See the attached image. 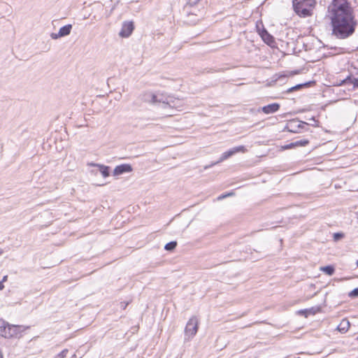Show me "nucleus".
Instances as JSON below:
<instances>
[{"mask_svg": "<svg viewBox=\"0 0 358 358\" xmlns=\"http://www.w3.org/2000/svg\"><path fill=\"white\" fill-rule=\"evenodd\" d=\"M326 17L331 22V35L336 38L345 39L355 33L357 22L348 0H331Z\"/></svg>", "mask_w": 358, "mask_h": 358, "instance_id": "f257e3e1", "label": "nucleus"}, {"mask_svg": "<svg viewBox=\"0 0 358 358\" xmlns=\"http://www.w3.org/2000/svg\"><path fill=\"white\" fill-rule=\"evenodd\" d=\"M316 4V0H292L293 10L300 17L312 16Z\"/></svg>", "mask_w": 358, "mask_h": 358, "instance_id": "f03ea898", "label": "nucleus"}, {"mask_svg": "<svg viewBox=\"0 0 358 358\" xmlns=\"http://www.w3.org/2000/svg\"><path fill=\"white\" fill-rule=\"evenodd\" d=\"M245 150V148L244 145H239V146L232 148L229 149V150L222 153V155H221V157L217 162H213L209 165L205 166L204 169L206 170L209 168L213 167V166L227 159L228 158L231 157V156H233L234 155H235L236 153H237L238 152H244Z\"/></svg>", "mask_w": 358, "mask_h": 358, "instance_id": "7ed1b4c3", "label": "nucleus"}, {"mask_svg": "<svg viewBox=\"0 0 358 358\" xmlns=\"http://www.w3.org/2000/svg\"><path fill=\"white\" fill-rule=\"evenodd\" d=\"M256 29L262 40L268 45L272 46L275 43L273 37L264 27L262 22H256Z\"/></svg>", "mask_w": 358, "mask_h": 358, "instance_id": "20e7f679", "label": "nucleus"}, {"mask_svg": "<svg viewBox=\"0 0 358 358\" xmlns=\"http://www.w3.org/2000/svg\"><path fill=\"white\" fill-rule=\"evenodd\" d=\"M308 125V124L305 122L293 119L287 123L285 129L291 133H300L301 129Z\"/></svg>", "mask_w": 358, "mask_h": 358, "instance_id": "39448f33", "label": "nucleus"}, {"mask_svg": "<svg viewBox=\"0 0 358 358\" xmlns=\"http://www.w3.org/2000/svg\"><path fill=\"white\" fill-rule=\"evenodd\" d=\"M198 331V320L196 317H191L187 322L185 329V334L188 338H192L196 335Z\"/></svg>", "mask_w": 358, "mask_h": 358, "instance_id": "423d86ee", "label": "nucleus"}, {"mask_svg": "<svg viewBox=\"0 0 358 358\" xmlns=\"http://www.w3.org/2000/svg\"><path fill=\"white\" fill-rule=\"evenodd\" d=\"M143 99L147 101H150L152 103H159L160 107L163 109L170 108L169 105L168 99H164L162 97L159 98L157 95L151 93H146L143 96Z\"/></svg>", "mask_w": 358, "mask_h": 358, "instance_id": "0eeeda50", "label": "nucleus"}, {"mask_svg": "<svg viewBox=\"0 0 358 358\" xmlns=\"http://www.w3.org/2000/svg\"><path fill=\"white\" fill-rule=\"evenodd\" d=\"M279 108H280V104H278L277 103H273L268 104L267 106H265L262 108H259L257 110V113L264 112L266 114H271V113H273L278 111L279 110ZM255 112H256V110L250 109V116L252 117V116L255 115Z\"/></svg>", "mask_w": 358, "mask_h": 358, "instance_id": "6e6552de", "label": "nucleus"}, {"mask_svg": "<svg viewBox=\"0 0 358 358\" xmlns=\"http://www.w3.org/2000/svg\"><path fill=\"white\" fill-rule=\"evenodd\" d=\"M26 328L22 325L9 324L6 338H20Z\"/></svg>", "mask_w": 358, "mask_h": 358, "instance_id": "1a4fd4ad", "label": "nucleus"}, {"mask_svg": "<svg viewBox=\"0 0 358 358\" xmlns=\"http://www.w3.org/2000/svg\"><path fill=\"white\" fill-rule=\"evenodd\" d=\"M134 30V24L132 21L124 22L119 36L122 38L129 37Z\"/></svg>", "mask_w": 358, "mask_h": 358, "instance_id": "9d476101", "label": "nucleus"}, {"mask_svg": "<svg viewBox=\"0 0 358 358\" xmlns=\"http://www.w3.org/2000/svg\"><path fill=\"white\" fill-rule=\"evenodd\" d=\"M71 29L72 25L71 24L64 25L59 29L58 33H52L50 37L56 40L59 38L66 36L71 34Z\"/></svg>", "mask_w": 358, "mask_h": 358, "instance_id": "9b49d317", "label": "nucleus"}, {"mask_svg": "<svg viewBox=\"0 0 358 358\" xmlns=\"http://www.w3.org/2000/svg\"><path fill=\"white\" fill-rule=\"evenodd\" d=\"M133 171V168L129 164H122L116 166L113 170V174L115 176H120L124 173H130Z\"/></svg>", "mask_w": 358, "mask_h": 358, "instance_id": "f8f14e48", "label": "nucleus"}, {"mask_svg": "<svg viewBox=\"0 0 358 358\" xmlns=\"http://www.w3.org/2000/svg\"><path fill=\"white\" fill-rule=\"evenodd\" d=\"M200 0H187V3L183 8V11L187 14L188 17L192 16L196 17V15L192 12L190 10L192 8L197 5Z\"/></svg>", "mask_w": 358, "mask_h": 358, "instance_id": "ddd939ff", "label": "nucleus"}, {"mask_svg": "<svg viewBox=\"0 0 358 358\" xmlns=\"http://www.w3.org/2000/svg\"><path fill=\"white\" fill-rule=\"evenodd\" d=\"M89 166H96L99 168V171L103 177L106 178L110 176V168L108 166H105L103 164H96V163H89Z\"/></svg>", "mask_w": 358, "mask_h": 358, "instance_id": "4468645a", "label": "nucleus"}, {"mask_svg": "<svg viewBox=\"0 0 358 358\" xmlns=\"http://www.w3.org/2000/svg\"><path fill=\"white\" fill-rule=\"evenodd\" d=\"M9 323L0 319V336L6 338Z\"/></svg>", "mask_w": 358, "mask_h": 358, "instance_id": "2eb2a0df", "label": "nucleus"}, {"mask_svg": "<svg viewBox=\"0 0 358 358\" xmlns=\"http://www.w3.org/2000/svg\"><path fill=\"white\" fill-rule=\"evenodd\" d=\"M350 326V322L347 319H343L337 327V329L341 333H345L349 329Z\"/></svg>", "mask_w": 358, "mask_h": 358, "instance_id": "dca6fc26", "label": "nucleus"}, {"mask_svg": "<svg viewBox=\"0 0 358 358\" xmlns=\"http://www.w3.org/2000/svg\"><path fill=\"white\" fill-rule=\"evenodd\" d=\"M348 83L352 84L354 87H358V78H352L351 76H348L345 79L343 80L339 85H341Z\"/></svg>", "mask_w": 358, "mask_h": 358, "instance_id": "f3484780", "label": "nucleus"}, {"mask_svg": "<svg viewBox=\"0 0 358 358\" xmlns=\"http://www.w3.org/2000/svg\"><path fill=\"white\" fill-rule=\"evenodd\" d=\"M308 143H309V141L308 140L303 139V140L296 141L294 143H292L289 145H288L286 148H291L296 147V146H305L307 144H308Z\"/></svg>", "mask_w": 358, "mask_h": 358, "instance_id": "a211bd4d", "label": "nucleus"}, {"mask_svg": "<svg viewBox=\"0 0 358 358\" xmlns=\"http://www.w3.org/2000/svg\"><path fill=\"white\" fill-rule=\"evenodd\" d=\"M166 99H168L169 101L166 104L169 105L170 108H176L180 106V105L178 104V102H180V99H173L172 97H167Z\"/></svg>", "mask_w": 358, "mask_h": 358, "instance_id": "6ab92c4d", "label": "nucleus"}, {"mask_svg": "<svg viewBox=\"0 0 358 358\" xmlns=\"http://www.w3.org/2000/svg\"><path fill=\"white\" fill-rule=\"evenodd\" d=\"M320 269H321V271L324 272L328 275H332L335 271L334 267L333 266H323V267H321Z\"/></svg>", "mask_w": 358, "mask_h": 358, "instance_id": "aec40b11", "label": "nucleus"}, {"mask_svg": "<svg viewBox=\"0 0 358 358\" xmlns=\"http://www.w3.org/2000/svg\"><path fill=\"white\" fill-rule=\"evenodd\" d=\"M176 246L177 242L176 241H173L167 243L164 246V249L167 251H173L176 248Z\"/></svg>", "mask_w": 358, "mask_h": 358, "instance_id": "412c9836", "label": "nucleus"}, {"mask_svg": "<svg viewBox=\"0 0 358 358\" xmlns=\"http://www.w3.org/2000/svg\"><path fill=\"white\" fill-rule=\"evenodd\" d=\"M306 84H299V85H296L292 87H290L287 90V92L289 93V92H292L293 91H295L296 90H299V89H301L303 87H304Z\"/></svg>", "mask_w": 358, "mask_h": 358, "instance_id": "4be33fe9", "label": "nucleus"}, {"mask_svg": "<svg viewBox=\"0 0 358 358\" xmlns=\"http://www.w3.org/2000/svg\"><path fill=\"white\" fill-rule=\"evenodd\" d=\"M344 237V234L342 232L334 233L333 235L334 241H338Z\"/></svg>", "mask_w": 358, "mask_h": 358, "instance_id": "5701e85b", "label": "nucleus"}, {"mask_svg": "<svg viewBox=\"0 0 358 358\" xmlns=\"http://www.w3.org/2000/svg\"><path fill=\"white\" fill-rule=\"evenodd\" d=\"M69 350L67 349L63 350L61 352L57 355L55 358H65L67 356Z\"/></svg>", "mask_w": 358, "mask_h": 358, "instance_id": "b1692460", "label": "nucleus"}, {"mask_svg": "<svg viewBox=\"0 0 358 358\" xmlns=\"http://www.w3.org/2000/svg\"><path fill=\"white\" fill-rule=\"evenodd\" d=\"M348 295L351 298L358 297V287L352 290Z\"/></svg>", "mask_w": 358, "mask_h": 358, "instance_id": "393cba45", "label": "nucleus"}, {"mask_svg": "<svg viewBox=\"0 0 358 358\" xmlns=\"http://www.w3.org/2000/svg\"><path fill=\"white\" fill-rule=\"evenodd\" d=\"M310 120H312V122H313V123L310 124L312 126H314V127L318 126V124H317L318 121L316 120L314 117H311Z\"/></svg>", "mask_w": 358, "mask_h": 358, "instance_id": "a878e982", "label": "nucleus"}, {"mask_svg": "<svg viewBox=\"0 0 358 358\" xmlns=\"http://www.w3.org/2000/svg\"><path fill=\"white\" fill-rule=\"evenodd\" d=\"M227 198V195L224 194H222L221 195H220L218 197H217V199L218 200H222L223 199H225Z\"/></svg>", "mask_w": 358, "mask_h": 358, "instance_id": "bb28decb", "label": "nucleus"}, {"mask_svg": "<svg viewBox=\"0 0 358 358\" xmlns=\"http://www.w3.org/2000/svg\"><path fill=\"white\" fill-rule=\"evenodd\" d=\"M225 194L227 195V197L235 195V192H234V191H231L228 193H225Z\"/></svg>", "mask_w": 358, "mask_h": 358, "instance_id": "cd10ccee", "label": "nucleus"}, {"mask_svg": "<svg viewBox=\"0 0 358 358\" xmlns=\"http://www.w3.org/2000/svg\"><path fill=\"white\" fill-rule=\"evenodd\" d=\"M128 304H129L128 302H121V307L124 309Z\"/></svg>", "mask_w": 358, "mask_h": 358, "instance_id": "c85d7f7f", "label": "nucleus"}, {"mask_svg": "<svg viewBox=\"0 0 358 358\" xmlns=\"http://www.w3.org/2000/svg\"><path fill=\"white\" fill-rule=\"evenodd\" d=\"M7 278H8L7 275H5L3 277L2 280L1 281V282H2V284H3V282L7 280Z\"/></svg>", "mask_w": 358, "mask_h": 358, "instance_id": "c756f323", "label": "nucleus"}, {"mask_svg": "<svg viewBox=\"0 0 358 358\" xmlns=\"http://www.w3.org/2000/svg\"><path fill=\"white\" fill-rule=\"evenodd\" d=\"M4 288L3 284H2V282H0V290H3Z\"/></svg>", "mask_w": 358, "mask_h": 358, "instance_id": "7c9ffc66", "label": "nucleus"}, {"mask_svg": "<svg viewBox=\"0 0 358 358\" xmlns=\"http://www.w3.org/2000/svg\"><path fill=\"white\" fill-rule=\"evenodd\" d=\"M197 20H198L197 19H192V20H190L189 21H190L191 22H194H194H196Z\"/></svg>", "mask_w": 358, "mask_h": 358, "instance_id": "2f4dec72", "label": "nucleus"}, {"mask_svg": "<svg viewBox=\"0 0 358 358\" xmlns=\"http://www.w3.org/2000/svg\"><path fill=\"white\" fill-rule=\"evenodd\" d=\"M0 358H3L1 350H0Z\"/></svg>", "mask_w": 358, "mask_h": 358, "instance_id": "473e14b6", "label": "nucleus"}, {"mask_svg": "<svg viewBox=\"0 0 358 358\" xmlns=\"http://www.w3.org/2000/svg\"><path fill=\"white\" fill-rule=\"evenodd\" d=\"M3 252V250L0 248V255H2Z\"/></svg>", "mask_w": 358, "mask_h": 358, "instance_id": "72a5a7b5", "label": "nucleus"}, {"mask_svg": "<svg viewBox=\"0 0 358 358\" xmlns=\"http://www.w3.org/2000/svg\"><path fill=\"white\" fill-rule=\"evenodd\" d=\"M357 266H358V262H357Z\"/></svg>", "mask_w": 358, "mask_h": 358, "instance_id": "f704fd0d", "label": "nucleus"}, {"mask_svg": "<svg viewBox=\"0 0 358 358\" xmlns=\"http://www.w3.org/2000/svg\"><path fill=\"white\" fill-rule=\"evenodd\" d=\"M295 358H300V357H295Z\"/></svg>", "mask_w": 358, "mask_h": 358, "instance_id": "c9c22d12", "label": "nucleus"}]
</instances>
